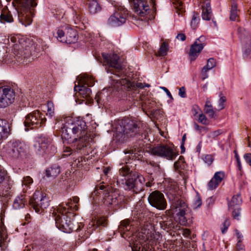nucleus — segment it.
Here are the masks:
<instances>
[{"label":"nucleus","mask_w":251,"mask_h":251,"mask_svg":"<svg viewBox=\"0 0 251 251\" xmlns=\"http://www.w3.org/2000/svg\"><path fill=\"white\" fill-rule=\"evenodd\" d=\"M125 162L120 164L119 175L124 177V180L118 178L117 183L126 190H132L133 192L138 193L144 189L145 179L142 175L133 173L127 165L129 159L137 158V153L135 150H127L125 151Z\"/></svg>","instance_id":"1"},{"label":"nucleus","mask_w":251,"mask_h":251,"mask_svg":"<svg viewBox=\"0 0 251 251\" xmlns=\"http://www.w3.org/2000/svg\"><path fill=\"white\" fill-rule=\"evenodd\" d=\"M79 199L77 197H73L68 200V201L62 203L57 207L54 209L52 216L55 221L56 227L66 233H70L74 231H78L80 226L78 223L71 220L70 216L73 214V212L78 210L76 205Z\"/></svg>","instance_id":"2"},{"label":"nucleus","mask_w":251,"mask_h":251,"mask_svg":"<svg viewBox=\"0 0 251 251\" xmlns=\"http://www.w3.org/2000/svg\"><path fill=\"white\" fill-rule=\"evenodd\" d=\"M76 128H69L62 131V138L69 143H74L76 151H80L89 146L91 139L87 135L86 129Z\"/></svg>","instance_id":"3"},{"label":"nucleus","mask_w":251,"mask_h":251,"mask_svg":"<svg viewBox=\"0 0 251 251\" xmlns=\"http://www.w3.org/2000/svg\"><path fill=\"white\" fill-rule=\"evenodd\" d=\"M10 2L11 0H6ZM37 0H13L12 4L18 14L19 22L25 26L32 21L33 9L36 6Z\"/></svg>","instance_id":"4"},{"label":"nucleus","mask_w":251,"mask_h":251,"mask_svg":"<svg viewBox=\"0 0 251 251\" xmlns=\"http://www.w3.org/2000/svg\"><path fill=\"white\" fill-rule=\"evenodd\" d=\"M139 130V126L136 122L128 118L119 120L117 123L115 136L120 141L126 137L136 135Z\"/></svg>","instance_id":"5"},{"label":"nucleus","mask_w":251,"mask_h":251,"mask_svg":"<svg viewBox=\"0 0 251 251\" xmlns=\"http://www.w3.org/2000/svg\"><path fill=\"white\" fill-rule=\"evenodd\" d=\"M10 41L13 43L12 45L13 48L12 50L15 54L14 58L15 60H13V55L6 54L4 55L1 61L7 64L15 61L20 63H23V59L26 57L25 53H24V49L25 48V50H27L26 47L25 46L26 41L25 38L20 35H16L11 36L10 37Z\"/></svg>","instance_id":"6"},{"label":"nucleus","mask_w":251,"mask_h":251,"mask_svg":"<svg viewBox=\"0 0 251 251\" xmlns=\"http://www.w3.org/2000/svg\"><path fill=\"white\" fill-rule=\"evenodd\" d=\"M104 65L107 66L105 70L108 73H111L119 77L122 76L123 74V68L119 63V56L116 54L109 55L102 53Z\"/></svg>","instance_id":"7"},{"label":"nucleus","mask_w":251,"mask_h":251,"mask_svg":"<svg viewBox=\"0 0 251 251\" xmlns=\"http://www.w3.org/2000/svg\"><path fill=\"white\" fill-rule=\"evenodd\" d=\"M77 79V84H75V91L77 92L82 98H90L92 92L88 87H91L94 85V78L89 75H84L82 76H78Z\"/></svg>","instance_id":"8"},{"label":"nucleus","mask_w":251,"mask_h":251,"mask_svg":"<svg viewBox=\"0 0 251 251\" xmlns=\"http://www.w3.org/2000/svg\"><path fill=\"white\" fill-rule=\"evenodd\" d=\"M106 189L103 192V203L107 205L114 204L118 205L119 207L124 206L123 205L126 203L127 200L125 199L123 195H121L119 191L117 189Z\"/></svg>","instance_id":"9"},{"label":"nucleus","mask_w":251,"mask_h":251,"mask_svg":"<svg viewBox=\"0 0 251 251\" xmlns=\"http://www.w3.org/2000/svg\"><path fill=\"white\" fill-rule=\"evenodd\" d=\"M30 204L37 213L43 210L49 205V199L40 191H36L30 201Z\"/></svg>","instance_id":"10"},{"label":"nucleus","mask_w":251,"mask_h":251,"mask_svg":"<svg viewBox=\"0 0 251 251\" xmlns=\"http://www.w3.org/2000/svg\"><path fill=\"white\" fill-rule=\"evenodd\" d=\"M46 122L45 116L39 111L36 110L28 114L25 117V126L31 129L42 126Z\"/></svg>","instance_id":"11"},{"label":"nucleus","mask_w":251,"mask_h":251,"mask_svg":"<svg viewBox=\"0 0 251 251\" xmlns=\"http://www.w3.org/2000/svg\"><path fill=\"white\" fill-rule=\"evenodd\" d=\"M26 149V145L23 142H10L5 146L4 151L8 156L17 158L25 154Z\"/></svg>","instance_id":"12"},{"label":"nucleus","mask_w":251,"mask_h":251,"mask_svg":"<svg viewBox=\"0 0 251 251\" xmlns=\"http://www.w3.org/2000/svg\"><path fill=\"white\" fill-rule=\"evenodd\" d=\"M134 12L139 16L142 21L146 20L145 16L149 10V6L147 0H128ZM155 4V0H151Z\"/></svg>","instance_id":"13"},{"label":"nucleus","mask_w":251,"mask_h":251,"mask_svg":"<svg viewBox=\"0 0 251 251\" xmlns=\"http://www.w3.org/2000/svg\"><path fill=\"white\" fill-rule=\"evenodd\" d=\"M15 92L9 86L0 87V108H5L14 102Z\"/></svg>","instance_id":"14"},{"label":"nucleus","mask_w":251,"mask_h":251,"mask_svg":"<svg viewBox=\"0 0 251 251\" xmlns=\"http://www.w3.org/2000/svg\"><path fill=\"white\" fill-rule=\"evenodd\" d=\"M128 14L127 10L122 6L118 7L108 20L109 25L119 26L125 23Z\"/></svg>","instance_id":"15"},{"label":"nucleus","mask_w":251,"mask_h":251,"mask_svg":"<svg viewBox=\"0 0 251 251\" xmlns=\"http://www.w3.org/2000/svg\"><path fill=\"white\" fill-rule=\"evenodd\" d=\"M52 140L50 138L41 136L34 145L35 153L40 156H44L50 153L49 150L52 148Z\"/></svg>","instance_id":"16"},{"label":"nucleus","mask_w":251,"mask_h":251,"mask_svg":"<svg viewBox=\"0 0 251 251\" xmlns=\"http://www.w3.org/2000/svg\"><path fill=\"white\" fill-rule=\"evenodd\" d=\"M149 203L153 207L159 210H164L166 208L167 203L163 193L159 191L151 192L148 197Z\"/></svg>","instance_id":"17"},{"label":"nucleus","mask_w":251,"mask_h":251,"mask_svg":"<svg viewBox=\"0 0 251 251\" xmlns=\"http://www.w3.org/2000/svg\"><path fill=\"white\" fill-rule=\"evenodd\" d=\"M172 208L174 212L178 217L180 224L182 225H185L187 223L185 215L187 209V205L186 203L176 198L173 202Z\"/></svg>","instance_id":"18"},{"label":"nucleus","mask_w":251,"mask_h":251,"mask_svg":"<svg viewBox=\"0 0 251 251\" xmlns=\"http://www.w3.org/2000/svg\"><path fill=\"white\" fill-rule=\"evenodd\" d=\"M151 152L153 155L173 160L176 156V153L168 145H158L151 149Z\"/></svg>","instance_id":"19"},{"label":"nucleus","mask_w":251,"mask_h":251,"mask_svg":"<svg viewBox=\"0 0 251 251\" xmlns=\"http://www.w3.org/2000/svg\"><path fill=\"white\" fill-rule=\"evenodd\" d=\"M238 34L244 49V55L248 56L251 53V36L244 28H238Z\"/></svg>","instance_id":"20"},{"label":"nucleus","mask_w":251,"mask_h":251,"mask_svg":"<svg viewBox=\"0 0 251 251\" xmlns=\"http://www.w3.org/2000/svg\"><path fill=\"white\" fill-rule=\"evenodd\" d=\"M205 37L201 36L197 39L195 42L191 46L189 56L191 61H194L199 56L201 51L203 49L204 44Z\"/></svg>","instance_id":"21"},{"label":"nucleus","mask_w":251,"mask_h":251,"mask_svg":"<svg viewBox=\"0 0 251 251\" xmlns=\"http://www.w3.org/2000/svg\"><path fill=\"white\" fill-rule=\"evenodd\" d=\"M64 123L63 124V126L62 127V131L63 130H67L69 128H76V127L80 126V128L87 129L86 123L82 120H75L71 117H66L64 120Z\"/></svg>","instance_id":"22"},{"label":"nucleus","mask_w":251,"mask_h":251,"mask_svg":"<svg viewBox=\"0 0 251 251\" xmlns=\"http://www.w3.org/2000/svg\"><path fill=\"white\" fill-rule=\"evenodd\" d=\"M117 82L119 83L121 85L124 86L127 89L134 91L136 93H139L138 89H142L145 87L144 84L141 82L135 83L126 78H122L117 80Z\"/></svg>","instance_id":"23"},{"label":"nucleus","mask_w":251,"mask_h":251,"mask_svg":"<svg viewBox=\"0 0 251 251\" xmlns=\"http://www.w3.org/2000/svg\"><path fill=\"white\" fill-rule=\"evenodd\" d=\"M65 39L64 43L67 44L75 43L78 39L77 32L72 28L67 29L66 31Z\"/></svg>","instance_id":"24"},{"label":"nucleus","mask_w":251,"mask_h":251,"mask_svg":"<svg viewBox=\"0 0 251 251\" xmlns=\"http://www.w3.org/2000/svg\"><path fill=\"white\" fill-rule=\"evenodd\" d=\"M202 18L203 20L209 21L212 16V13L210 3L207 1H204L202 6Z\"/></svg>","instance_id":"25"},{"label":"nucleus","mask_w":251,"mask_h":251,"mask_svg":"<svg viewBox=\"0 0 251 251\" xmlns=\"http://www.w3.org/2000/svg\"><path fill=\"white\" fill-rule=\"evenodd\" d=\"M0 21L3 24L10 23L13 22L11 12L7 9H3L0 16Z\"/></svg>","instance_id":"26"},{"label":"nucleus","mask_w":251,"mask_h":251,"mask_svg":"<svg viewBox=\"0 0 251 251\" xmlns=\"http://www.w3.org/2000/svg\"><path fill=\"white\" fill-rule=\"evenodd\" d=\"M8 136V124L5 120L0 119V142Z\"/></svg>","instance_id":"27"},{"label":"nucleus","mask_w":251,"mask_h":251,"mask_svg":"<svg viewBox=\"0 0 251 251\" xmlns=\"http://www.w3.org/2000/svg\"><path fill=\"white\" fill-rule=\"evenodd\" d=\"M60 173V168L57 165H53L46 170V176L48 177H54Z\"/></svg>","instance_id":"28"},{"label":"nucleus","mask_w":251,"mask_h":251,"mask_svg":"<svg viewBox=\"0 0 251 251\" xmlns=\"http://www.w3.org/2000/svg\"><path fill=\"white\" fill-rule=\"evenodd\" d=\"M130 221L129 219H125L121 222L119 226L118 230L121 235L124 237L125 231H127L130 229Z\"/></svg>","instance_id":"29"},{"label":"nucleus","mask_w":251,"mask_h":251,"mask_svg":"<svg viewBox=\"0 0 251 251\" xmlns=\"http://www.w3.org/2000/svg\"><path fill=\"white\" fill-rule=\"evenodd\" d=\"M88 9L90 13L94 14L100 11L101 8L96 0H92L89 3Z\"/></svg>","instance_id":"30"},{"label":"nucleus","mask_w":251,"mask_h":251,"mask_svg":"<svg viewBox=\"0 0 251 251\" xmlns=\"http://www.w3.org/2000/svg\"><path fill=\"white\" fill-rule=\"evenodd\" d=\"M242 203V200L239 194H237L233 196L231 201L228 203L229 209L232 207H239V205Z\"/></svg>","instance_id":"31"},{"label":"nucleus","mask_w":251,"mask_h":251,"mask_svg":"<svg viewBox=\"0 0 251 251\" xmlns=\"http://www.w3.org/2000/svg\"><path fill=\"white\" fill-rule=\"evenodd\" d=\"M132 251H149L144 243L136 240L131 248Z\"/></svg>","instance_id":"32"},{"label":"nucleus","mask_w":251,"mask_h":251,"mask_svg":"<svg viewBox=\"0 0 251 251\" xmlns=\"http://www.w3.org/2000/svg\"><path fill=\"white\" fill-rule=\"evenodd\" d=\"M25 200L23 196L17 197L14 200L13 206L16 209H18L25 206Z\"/></svg>","instance_id":"33"},{"label":"nucleus","mask_w":251,"mask_h":251,"mask_svg":"<svg viewBox=\"0 0 251 251\" xmlns=\"http://www.w3.org/2000/svg\"><path fill=\"white\" fill-rule=\"evenodd\" d=\"M239 10L237 8V4L236 3H233L231 4V7L230 14V19L231 21H236L238 18Z\"/></svg>","instance_id":"34"},{"label":"nucleus","mask_w":251,"mask_h":251,"mask_svg":"<svg viewBox=\"0 0 251 251\" xmlns=\"http://www.w3.org/2000/svg\"><path fill=\"white\" fill-rule=\"evenodd\" d=\"M71 184H73V182L69 179L60 180L57 184L61 188L65 190H68Z\"/></svg>","instance_id":"35"},{"label":"nucleus","mask_w":251,"mask_h":251,"mask_svg":"<svg viewBox=\"0 0 251 251\" xmlns=\"http://www.w3.org/2000/svg\"><path fill=\"white\" fill-rule=\"evenodd\" d=\"M47 112L46 115L50 118H52L54 115V107L52 101H49L47 103Z\"/></svg>","instance_id":"36"},{"label":"nucleus","mask_w":251,"mask_h":251,"mask_svg":"<svg viewBox=\"0 0 251 251\" xmlns=\"http://www.w3.org/2000/svg\"><path fill=\"white\" fill-rule=\"evenodd\" d=\"M55 37L59 41L64 43L66 39V31L65 32L62 29H58L56 31Z\"/></svg>","instance_id":"37"},{"label":"nucleus","mask_w":251,"mask_h":251,"mask_svg":"<svg viewBox=\"0 0 251 251\" xmlns=\"http://www.w3.org/2000/svg\"><path fill=\"white\" fill-rule=\"evenodd\" d=\"M12 184L10 182L8 183V186H5L0 193L3 197H8L11 196L12 190H11Z\"/></svg>","instance_id":"38"},{"label":"nucleus","mask_w":251,"mask_h":251,"mask_svg":"<svg viewBox=\"0 0 251 251\" xmlns=\"http://www.w3.org/2000/svg\"><path fill=\"white\" fill-rule=\"evenodd\" d=\"M230 210L232 209V216L234 219L239 220L241 216V209L239 207H232Z\"/></svg>","instance_id":"39"},{"label":"nucleus","mask_w":251,"mask_h":251,"mask_svg":"<svg viewBox=\"0 0 251 251\" xmlns=\"http://www.w3.org/2000/svg\"><path fill=\"white\" fill-rule=\"evenodd\" d=\"M225 176V174L223 171L217 172L215 173L213 178L218 183H220Z\"/></svg>","instance_id":"40"},{"label":"nucleus","mask_w":251,"mask_h":251,"mask_svg":"<svg viewBox=\"0 0 251 251\" xmlns=\"http://www.w3.org/2000/svg\"><path fill=\"white\" fill-rule=\"evenodd\" d=\"M168 50V45L165 42L163 43L158 51L159 56H165L167 54Z\"/></svg>","instance_id":"41"},{"label":"nucleus","mask_w":251,"mask_h":251,"mask_svg":"<svg viewBox=\"0 0 251 251\" xmlns=\"http://www.w3.org/2000/svg\"><path fill=\"white\" fill-rule=\"evenodd\" d=\"M200 19L198 13H194L191 22V27L193 29H195L198 23L199 22Z\"/></svg>","instance_id":"42"},{"label":"nucleus","mask_w":251,"mask_h":251,"mask_svg":"<svg viewBox=\"0 0 251 251\" xmlns=\"http://www.w3.org/2000/svg\"><path fill=\"white\" fill-rule=\"evenodd\" d=\"M220 99L218 101V107L219 110H222L225 108V103L226 102V99L222 93L219 95Z\"/></svg>","instance_id":"43"},{"label":"nucleus","mask_w":251,"mask_h":251,"mask_svg":"<svg viewBox=\"0 0 251 251\" xmlns=\"http://www.w3.org/2000/svg\"><path fill=\"white\" fill-rule=\"evenodd\" d=\"M33 183L32 178L29 176H26L23 178L22 180V186L26 188L29 187V185Z\"/></svg>","instance_id":"44"},{"label":"nucleus","mask_w":251,"mask_h":251,"mask_svg":"<svg viewBox=\"0 0 251 251\" xmlns=\"http://www.w3.org/2000/svg\"><path fill=\"white\" fill-rule=\"evenodd\" d=\"M216 65V60L214 58H211L208 60L207 65L204 67L207 69V70H210L215 67Z\"/></svg>","instance_id":"45"},{"label":"nucleus","mask_w":251,"mask_h":251,"mask_svg":"<svg viewBox=\"0 0 251 251\" xmlns=\"http://www.w3.org/2000/svg\"><path fill=\"white\" fill-rule=\"evenodd\" d=\"M95 222L92 223L91 224H89V230L87 231V233H86L85 235H83V233H81V235H79V236L80 237V238L83 240H84L85 239L87 238L90 234L92 232V231L93 229H91V228L93 226H95Z\"/></svg>","instance_id":"46"},{"label":"nucleus","mask_w":251,"mask_h":251,"mask_svg":"<svg viewBox=\"0 0 251 251\" xmlns=\"http://www.w3.org/2000/svg\"><path fill=\"white\" fill-rule=\"evenodd\" d=\"M201 205V200L199 195H197L195 200L192 204V207L194 209H197L200 207Z\"/></svg>","instance_id":"47"},{"label":"nucleus","mask_w":251,"mask_h":251,"mask_svg":"<svg viewBox=\"0 0 251 251\" xmlns=\"http://www.w3.org/2000/svg\"><path fill=\"white\" fill-rule=\"evenodd\" d=\"M24 251H41V248L37 245L27 246Z\"/></svg>","instance_id":"48"},{"label":"nucleus","mask_w":251,"mask_h":251,"mask_svg":"<svg viewBox=\"0 0 251 251\" xmlns=\"http://www.w3.org/2000/svg\"><path fill=\"white\" fill-rule=\"evenodd\" d=\"M198 121L205 125L208 124V120L207 118L202 112H201L199 115Z\"/></svg>","instance_id":"49"},{"label":"nucleus","mask_w":251,"mask_h":251,"mask_svg":"<svg viewBox=\"0 0 251 251\" xmlns=\"http://www.w3.org/2000/svg\"><path fill=\"white\" fill-rule=\"evenodd\" d=\"M219 185L217 181L212 177L208 183V188L210 190L215 189Z\"/></svg>","instance_id":"50"},{"label":"nucleus","mask_w":251,"mask_h":251,"mask_svg":"<svg viewBox=\"0 0 251 251\" xmlns=\"http://www.w3.org/2000/svg\"><path fill=\"white\" fill-rule=\"evenodd\" d=\"M74 22L76 25L79 24L82 18V13L81 12L75 11L74 13Z\"/></svg>","instance_id":"51"},{"label":"nucleus","mask_w":251,"mask_h":251,"mask_svg":"<svg viewBox=\"0 0 251 251\" xmlns=\"http://www.w3.org/2000/svg\"><path fill=\"white\" fill-rule=\"evenodd\" d=\"M161 226L164 229L170 230L173 227L170 221H163L162 223H160Z\"/></svg>","instance_id":"52"},{"label":"nucleus","mask_w":251,"mask_h":251,"mask_svg":"<svg viewBox=\"0 0 251 251\" xmlns=\"http://www.w3.org/2000/svg\"><path fill=\"white\" fill-rule=\"evenodd\" d=\"M205 112L208 115L210 118H213L215 115V112L212 109V106L204 107Z\"/></svg>","instance_id":"53"},{"label":"nucleus","mask_w":251,"mask_h":251,"mask_svg":"<svg viewBox=\"0 0 251 251\" xmlns=\"http://www.w3.org/2000/svg\"><path fill=\"white\" fill-rule=\"evenodd\" d=\"M203 160L205 163L207 164L208 165H210L213 162L214 158L212 155L207 154L203 158Z\"/></svg>","instance_id":"54"},{"label":"nucleus","mask_w":251,"mask_h":251,"mask_svg":"<svg viewBox=\"0 0 251 251\" xmlns=\"http://www.w3.org/2000/svg\"><path fill=\"white\" fill-rule=\"evenodd\" d=\"M7 177L6 172L0 169V184H1L4 180H6Z\"/></svg>","instance_id":"55"},{"label":"nucleus","mask_w":251,"mask_h":251,"mask_svg":"<svg viewBox=\"0 0 251 251\" xmlns=\"http://www.w3.org/2000/svg\"><path fill=\"white\" fill-rule=\"evenodd\" d=\"M106 187L104 185L96 186L95 190L92 193V196L97 195L98 194H100L99 192V190H103Z\"/></svg>","instance_id":"56"},{"label":"nucleus","mask_w":251,"mask_h":251,"mask_svg":"<svg viewBox=\"0 0 251 251\" xmlns=\"http://www.w3.org/2000/svg\"><path fill=\"white\" fill-rule=\"evenodd\" d=\"M236 251H245V248L242 242H238L235 247Z\"/></svg>","instance_id":"57"},{"label":"nucleus","mask_w":251,"mask_h":251,"mask_svg":"<svg viewBox=\"0 0 251 251\" xmlns=\"http://www.w3.org/2000/svg\"><path fill=\"white\" fill-rule=\"evenodd\" d=\"M222 133V131L221 129L213 131L210 133L209 136L212 138H215Z\"/></svg>","instance_id":"58"},{"label":"nucleus","mask_w":251,"mask_h":251,"mask_svg":"<svg viewBox=\"0 0 251 251\" xmlns=\"http://www.w3.org/2000/svg\"><path fill=\"white\" fill-rule=\"evenodd\" d=\"M229 225V221L228 219H226L224 223V228L222 229V232L223 233H225L226 232Z\"/></svg>","instance_id":"59"},{"label":"nucleus","mask_w":251,"mask_h":251,"mask_svg":"<svg viewBox=\"0 0 251 251\" xmlns=\"http://www.w3.org/2000/svg\"><path fill=\"white\" fill-rule=\"evenodd\" d=\"M244 158L247 163L251 166V153H246L244 155Z\"/></svg>","instance_id":"60"},{"label":"nucleus","mask_w":251,"mask_h":251,"mask_svg":"<svg viewBox=\"0 0 251 251\" xmlns=\"http://www.w3.org/2000/svg\"><path fill=\"white\" fill-rule=\"evenodd\" d=\"M181 233L185 237H188L191 234V231L187 228H183L181 230Z\"/></svg>","instance_id":"61"},{"label":"nucleus","mask_w":251,"mask_h":251,"mask_svg":"<svg viewBox=\"0 0 251 251\" xmlns=\"http://www.w3.org/2000/svg\"><path fill=\"white\" fill-rule=\"evenodd\" d=\"M178 95L181 98L186 97L185 89L184 87H181L179 88Z\"/></svg>","instance_id":"62"},{"label":"nucleus","mask_w":251,"mask_h":251,"mask_svg":"<svg viewBox=\"0 0 251 251\" xmlns=\"http://www.w3.org/2000/svg\"><path fill=\"white\" fill-rule=\"evenodd\" d=\"M200 112H201V109L200 108V107L197 105H194L193 107V109H192V112H193V114L194 115V116H196V115H197Z\"/></svg>","instance_id":"63"},{"label":"nucleus","mask_w":251,"mask_h":251,"mask_svg":"<svg viewBox=\"0 0 251 251\" xmlns=\"http://www.w3.org/2000/svg\"><path fill=\"white\" fill-rule=\"evenodd\" d=\"M208 71H209V70H207V69L205 68L204 67L203 68L202 71H201L202 79H205L208 77V75L207 73Z\"/></svg>","instance_id":"64"}]
</instances>
